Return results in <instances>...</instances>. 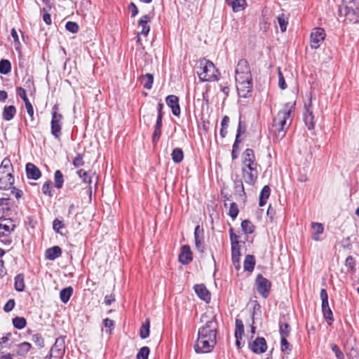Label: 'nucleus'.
<instances>
[{
	"label": "nucleus",
	"mask_w": 359,
	"mask_h": 359,
	"mask_svg": "<svg viewBox=\"0 0 359 359\" xmlns=\"http://www.w3.org/2000/svg\"><path fill=\"white\" fill-rule=\"evenodd\" d=\"M11 202L9 198H0V219L11 215Z\"/></svg>",
	"instance_id": "obj_18"
},
{
	"label": "nucleus",
	"mask_w": 359,
	"mask_h": 359,
	"mask_svg": "<svg viewBox=\"0 0 359 359\" xmlns=\"http://www.w3.org/2000/svg\"><path fill=\"white\" fill-rule=\"evenodd\" d=\"M226 3L232 8L233 12L241 11L247 6L245 0H226Z\"/></svg>",
	"instance_id": "obj_22"
},
{
	"label": "nucleus",
	"mask_w": 359,
	"mask_h": 359,
	"mask_svg": "<svg viewBox=\"0 0 359 359\" xmlns=\"http://www.w3.org/2000/svg\"><path fill=\"white\" fill-rule=\"evenodd\" d=\"M55 187L57 189H61L63 186L64 178L62 172L59 170H56L54 173Z\"/></svg>",
	"instance_id": "obj_39"
},
{
	"label": "nucleus",
	"mask_w": 359,
	"mask_h": 359,
	"mask_svg": "<svg viewBox=\"0 0 359 359\" xmlns=\"http://www.w3.org/2000/svg\"><path fill=\"white\" fill-rule=\"evenodd\" d=\"M244 332V325L243 321L240 319L236 320L235 337H242Z\"/></svg>",
	"instance_id": "obj_41"
},
{
	"label": "nucleus",
	"mask_w": 359,
	"mask_h": 359,
	"mask_svg": "<svg viewBox=\"0 0 359 359\" xmlns=\"http://www.w3.org/2000/svg\"><path fill=\"white\" fill-rule=\"evenodd\" d=\"M201 321L205 322V325L199 328L198 339L195 344V351L198 353H210L216 344L217 323L215 316L205 313L201 317Z\"/></svg>",
	"instance_id": "obj_1"
},
{
	"label": "nucleus",
	"mask_w": 359,
	"mask_h": 359,
	"mask_svg": "<svg viewBox=\"0 0 359 359\" xmlns=\"http://www.w3.org/2000/svg\"><path fill=\"white\" fill-rule=\"evenodd\" d=\"M16 108L13 105L5 106L3 109L2 118L8 121L12 120L16 114Z\"/></svg>",
	"instance_id": "obj_24"
},
{
	"label": "nucleus",
	"mask_w": 359,
	"mask_h": 359,
	"mask_svg": "<svg viewBox=\"0 0 359 359\" xmlns=\"http://www.w3.org/2000/svg\"><path fill=\"white\" fill-rule=\"evenodd\" d=\"M290 327L288 323L282 321L279 322V332L281 338H287L290 334Z\"/></svg>",
	"instance_id": "obj_34"
},
{
	"label": "nucleus",
	"mask_w": 359,
	"mask_h": 359,
	"mask_svg": "<svg viewBox=\"0 0 359 359\" xmlns=\"http://www.w3.org/2000/svg\"><path fill=\"white\" fill-rule=\"evenodd\" d=\"M57 105H54L51 112L50 133L55 139L60 140L62 135L63 116L57 112Z\"/></svg>",
	"instance_id": "obj_4"
},
{
	"label": "nucleus",
	"mask_w": 359,
	"mask_h": 359,
	"mask_svg": "<svg viewBox=\"0 0 359 359\" xmlns=\"http://www.w3.org/2000/svg\"><path fill=\"white\" fill-rule=\"evenodd\" d=\"M199 233L200 227L199 226H197L194 231L195 244L197 249L202 252L203 250V245L202 243V237L200 236Z\"/></svg>",
	"instance_id": "obj_37"
},
{
	"label": "nucleus",
	"mask_w": 359,
	"mask_h": 359,
	"mask_svg": "<svg viewBox=\"0 0 359 359\" xmlns=\"http://www.w3.org/2000/svg\"><path fill=\"white\" fill-rule=\"evenodd\" d=\"M1 170L13 171V165L11 160L6 157L3 159L0 165V172L2 173Z\"/></svg>",
	"instance_id": "obj_42"
},
{
	"label": "nucleus",
	"mask_w": 359,
	"mask_h": 359,
	"mask_svg": "<svg viewBox=\"0 0 359 359\" xmlns=\"http://www.w3.org/2000/svg\"><path fill=\"white\" fill-rule=\"evenodd\" d=\"M15 305V300L13 299H11L4 305V311L7 313L10 312L14 309Z\"/></svg>",
	"instance_id": "obj_59"
},
{
	"label": "nucleus",
	"mask_w": 359,
	"mask_h": 359,
	"mask_svg": "<svg viewBox=\"0 0 359 359\" xmlns=\"http://www.w3.org/2000/svg\"><path fill=\"white\" fill-rule=\"evenodd\" d=\"M257 169L242 168V176L244 182L250 185L255 184L257 179Z\"/></svg>",
	"instance_id": "obj_13"
},
{
	"label": "nucleus",
	"mask_w": 359,
	"mask_h": 359,
	"mask_svg": "<svg viewBox=\"0 0 359 359\" xmlns=\"http://www.w3.org/2000/svg\"><path fill=\"white\" fill-rule=\"evenodd\" d=\"M26 174L28 179H32L34 180H37L41 175L40 170L32 163H27Z\"/></svg>",
	"instance_id": "obj_15"
},
{
	"label": "nucleus",
	"mask_w": 359,
	"mask_h": 359,
	"mask_svg": "<svg viewBox=\"0 0 359 359\" xmlns=\"http://www.w3.org/2000/svg\"><path fill=\"white\" fill-rule=\"evenodd\" d=\"M280 348L282 351H287L291 350V346L287 341V338L282 337L280 340Z\"/></svg>",
	"instance_id": "obj_58"
},
{
	"label": "nucleus",
	"mask_w": 359,
	"mask_h": 359,
	"mask_svg": "<svg viewBox=\"0 0 359 359\" xmlns=\"http://www.w3.org/2000/svg\"><path fill=\"white\" fill-rule=\"evenodd\" d=\"M141 84L147 89H151L154 82V76L151 74H146L140 78Z\"/></svg>",
	"instance_id": "obj_29"
},
{
	"label": "nucleus",
	"mask_w": 359,
	"mask_h": 359,
	"mask_svg": "<svg viewBox=\"0 0 359 359\" xmlns=\"http://www.w3.org/2000/svg\"><path fill=\"white\" fill-rule=\"evenodd\" d=\"M30 117V121L32 122V127H35L36 126V123L34 121V108L32 104H29L25 107Z\"/></svg>",
	"instance_id": "obj_57"
},
{
	"label": "nucleus",
	"mask_w": 359,
	"mask_h": 359,
	"mask_svg": "<svg viewBox=\"0 0 359 359\" xmlns=\"http://www.w3.org/2000/svg\"><path fill=\"white\" fill-rule=\"evenodd\" d=\"M245 126L244 125H243L242 121L240 120L239 123H238L237 133H236L237 139H239V137L241 136V135L242 133H245Z\"/></svg>",
	"instance_id": "obj_63"
},
{
	"label": "nucleus",
	"mask_w": 359,
	"mask_h": 359,
	"mask_svg": "<svg viewBox=\"0 0 359 359\" xmlns=\"http://www.w3.org/2000/svg\"><path fill=\"white\" fill-rule=\"evenodd\" d=\"M165 102L167 105L171 109L172 114L179 116L181 113L179 98L176 95H170L166 97Z\"/></svg>",
	"instance_id": "obj_12"
},
{
	"label": "nucleus",
	"mask_w": 359,
	"mask_h": 359,
	"mask_svg": "<svg viewBox=\"0 0 359 359\" xmlns=\"http://www.w3.org/2000/svg\"><path fill=\"white\" fill-rule=\"evenodd\" d=\"M42 193L44 195L48 196L50 197L53 196L52 193V182L50 180L46 181L42 186L41 188Z\"/></svg>",
	"instance_id": "obj_44"
},
{
	"label": "nucleus",
	"mask_w": 359,
	"mask_h": 359,
	"mask_svg": "<svg viewBox=\"0 0 359 359\" xmlns=\"http://www.w3.org/2000/svg\"><path fill=\"white\" fill-rule=\"evenodd\" d=\"M150 20L151 18L148 15H144L141 18V19L138 21V25L140 27H142V30L138 34V35L142 34L147 36L149 34L150 31V27L147 24Z\"/></svg>",
	"instance_id": "obj_23"
},
{
	"label": "nucleus",
	"mask_w": 359,
	"mask_h": 359,
	"mask_svg": "<svg viewBox=\"0 0 359 359\" xmlns=\"http://www.w3.org/2000/svg\"><path fill=\"white\" fill-rule=\"evenodd\" d=\"M238 214V208L236 203L233 202L230 205L229 215L234 219Z\"/></svg>",
	"instance_id": "obj_53"
},
{
	"label": "nucleus",
	"mask_w": 359,
	"mask_h": 359,
	"mask_svg": "<svg viewBox=\"0 0 359 359\" xmlns=\"http://www.w3.org/2000/svg\"><path fill=\"white\" fill-rule=\"evenodd\" d=\"M32 344L29 342L24 341L18 345V350L16 354L19 356H25L30 351Z\"/></svg>",
	"instance_id": "obj_27"
},
{
	"label": "nucleus",
	"mask_w": 359,
	"mask_h": 359,
	"mask_svg": "<svg viewBox=\"0 0 359 359\" xmlns=\"http://www.w3.org/2000/svg\"><path fill=\"white\" fill-rule=\"evenodd\" d=\"M331 349L334 353L335 356L337 359H344V353L341 351L339 346L337 344H332Z\"/></svg>",
	"instance_id": "obj_56"
},
{
	"label": "nucleus",
	"mask_w": 359,
	"mask_h": 359,
	"mask_svg": "<svg viewBox=\"0 0 359 359\" xmlns=\"http://www.w3.org/2000/svg\"><path fill=\"white\" fill-rule=\"evenodd\" d=\"M103 323L105 327L109 328V331H107L109 334L111 332V330L114 327V322L109 319V318H105L103 320Z\"/></svg>",
	"instance_id": "obj_61"
},
{
	"label": "nucleus",
	"mask_w": 359,
	"mask_h": 359,
	"mask_svg": "<svg viewBox=\"0 0 359 359\" xmlns=\"http://www.w3.org/2000/svg\"><path fill=\"white\" fill-rule=\"evenodd\" d=\"M77 175L82 180V182L88 185V192H89L90 196H91L92 193V177H90L88 172L83 169H79L76 171Z\"/></svg>",
	"instance_id": "obj_21"
},
{
	"label": "nucleus",
	"mask_w": 359,
	"mask_h": 359,
	"mask_svg": "<svg viewBox=\"0 0 359 359\" xmlns=\"http://www.w3.org/2000/svg\"><path fill=\"white\" fill-rule=\"evenodd\" d=\"M192 259V252L190 247L187 245H183L179 255V261L183 264H187Z\"/></svg>",
	"instance_id": "obj_14"
},
{
	"label": "nucleus",
	"mask_w": 359,
	"mask_h": 359,
	"mask_svg": "<svg viewBox=\"0 0 359 359\" xmlns=\"http://www.w3.org/2000/svg\"><path fill=\"white\" fill-rule=\"evenodd\" d=\"M290 111L288 106L285 105L284 109L279 111L273 118L270 132L277 140H280L285 137L287 128L291 123Z\"/></svg>",
	"instance_id": "obj_2"
},
{
	"label": "nucleus",
	"mask_w": 359,
	"mask_h": 359,
	"mask_svg": "<svg viewBox=\"0 0 359 359\" xmlns=\"http://www.w3.org/2000/svg\"><path fill=\"white\" fill-rule=\"evenodd\" d=\"M323 316L327 320V323L329 325L332 324V322L333 321V317H332V312L331 309L329 307H326L324 309H322Z\"/></svg>",
	"instance_id": "obj_49"
},
{
	"label": "nucleus",
	"mask_w": 359,
	"mask_h": 359,
	"mask_svg": "<svg viewBox=\"0 0 359 359\" xmlns=\"http://www.w3.org/2000/svg\"><path fill=\"white\" fill-rule=\"evenodd\" d=\"M346 16L350 21L358 22L359 20V10L355 11L349 7H346Z\"/></svg>",
	"instance_id": "obj_32"
},
{
	"label": "nucleus",
	"mask_w": 359,
	"mask_h": 359,
	"mask_svg": "<svg viewBox=\"0 0 359 359\" xmlns=\"http://www.w3.org/2000/svg\"><path fill=\"white\" fill-rule=\"evenodd\" d=\"M65 353V338L60 337L55 339L54 344L52 346L49 353L46 358L48 359H62Z\"/></svg>",
	"instance_id": "obj_5"
},
{
	"label": "nucleus",
	"mask_w": 359,
	"mask_h": 359,
	"mask_svg": "<svg viewBox=\"0 0 359 359\" xmlns=\"http://www.w3.org/2000/svg\"><path fill=\"white\" fill-rule=\"evenodd\" d=\"M11 71V64L8 60L2 59L0 60V73L4 75L8 74Z\"/></svg>",
	"instance_id": "obj_35"
},
{
	"label": "nucleus",
	"mask_w": 359,
	"mask_h": 359,
	"mask_svg": "<svg viewBox=\"0 0 359 359\" xmlns=\"http://www.w3.org/2000/svg\"><path fill=\"white\" fill-rule=\"evenodd\" d=\"M84 154H77L76 157L72 161V165L74 168H79L83 166L85 163L84 160Z\"/></svg>",
	"instance_id": "obj_46"
},
{
	"label": "nucleus",
	"mask_w": 359,
	"mask_h": 359,
	"mask_svg": "<svg viewBox=\"0 0 359 359\" xmlns=\"http://www.w3.org/2000/svg\"><path fill=\"white\" fill-rule=\"evenodd\" d=\"M65 28L67 31L73 34H75L79 31V25L75 22H67L65 25Z\"/></svg>",
	"instance_id": "obj_50"
},
{
	"label": "nucleus",
	"mask_w": 359,
	"mask_h": 359,
	"mask_svg": "<svg viewBox=\"0 0 359 359\" xmlns=\"http://www.w3.org/2000/svg\"><path fill=\"white\" fill-rule=\"evenodd\" d=\"M72 294L73 288L72 287H67L62 289L60 292V298L61 302L64 304L67 303Z\"/></svg>",
	"instance_id": "obj_30"
},
{
	"label": "nucleus",
	"mask_w": 359,
	"mask_h": 359,
	"mask_svg": "<svg viewBox=\"0 0 359 359\" xmlns=\"http://www.w3.org/2000/svg\"><path fill=\"white\" fill-rule=\"evenodd\" d=\"M258 164L256 160L254 161H242V168L257 169Z\"/></svg>",
	"instance_id": "obj_52"
},
{
	"label": "nucleus",
	"mask_w": 359,
	"mask_h": 359,
	"mask_svg": "<svg viewBox=\"0 0 359 359\" xmlns=\"http://www.w3.org/2000/svg\"><path fill=\"white\" fill-rule=\"evenodd\" d=\"M62 255V249L60 247L55 245L49 248L45 251V257L48 260H55Z\"/></svg>",
	"instance_id": "obj_20"
},
{
	"label": "nucleus",
	"mask_w": 359,
	"mask_h": 359,
	"mask_svg": "<svg viewBox=\"0 0 359 359\" xmlns=\"http://www.w3.org/2000/svg\"><path fill=\"white\" fill-rule=\"evenodd\" d=\"M13 325L15 328L22 330L26 327L27 320L23 317H15L13 318Z\"/></svg>",
	"instance_id": "obj_38"
},
{
	"label": "nucleus",
	"mask_w": 359,
	"mask_h": 359,
	"mask_svg": "<svg viewBox=\"0 0 359 359\" xmlns=\"http://www.w3.org/2000/svg\"><path fill=\"white\" fill-rule=\"evenodd\" d=\"M241 228L245 233H252L255 230L253 224L248 219L242 222Z\"/></svg>",
	"instance_id": "obj_40"
},
{
	"label": "nucleus",
	"mask_w": 359,
	"mask_h": 359,
	"mask_svg": "<svg viewBox=\"0 0 359 359\" xmlns=\"http://www.w3.org/2000/svg\"><path fill=\"white\" fill-rule=\"evenodd\" d=\"M25 276L23 273H18L14 278V288L18 292H22L25 290Z\"/></svg>",
	"instance_id": "obj_26"
},
{
	"label": "nucleus",
	"mask_w": 359,
	"mask_h": 359,
	"mask_svg": "<svg viewBox=\"0 0 359 359\" xmlns=\"http://www.w3.org/2000/svg\"><path fill=\"white\" fill-rule=\"evenodd\" d=\"M184 158V154L181 149L176 148L172 151V158L175 163H180Z\"/></svg>",
	"instance_id": "obj_43"
},
{
	"label": "nucleus",
	"mask_w": 359,
	"mask_h": 359,
	"mask_svg": "<svg viewBox=\"0 0 359 359\" xmlns=\"http://www.w3.org/2000/svg\"><path fill=\"white\" fill-rule=\"evenodd\" d=\"M325 30L320 27L315 28L311 34V47L313 49H317L325 38Z\"/></svg>",
	"instance_id": "obj_8"
},
{
	"label": "nucleus",
	"mask_w": 359,
	"mask_h": 359,
	"mask_svg": "<svg viewBox=\"0 0 359 359\" xmlns=\"http://www.w3.org/2000/svg\"><path fill=\"white\" fill-rule=\"evenodd\" d=\"M249 348L255 353H264L267 349L265 339L263 337L256 338L252 342L249 343Z\"/></svg>",
	"instance_id": "obj_11"
},
{
	"label": "nucleus",
	"mask_w": 359,
	"mask_h": 359,
	"mask_svg": "<svg viewBox=\"0 0 359 359\" xmlns=\"http://www.w3.org/2000/svg\"><path fill=\"white\" fill-rule=\"evenodd\" d=\"M149 352L150 350L148 346L142 347L137 354V359H148Z\"/></svg>",
	"instance_id": "obj_47"
},
{
	"label": "nucleus",
	"mask_w": 359,
	"mask_h": 359,
	"mask_svg": "<svg viewBox=\"0 0 359 359\" xmlns=\"http://www.w3.org/2000/svg\"><path fill=\"white\" fill-rule=\"evenodd\" d=\"M271 194V189L270 187L267 185L264 186L263 189H262L260 194H259V206H264L266 205L267 199L269 198Z\"/></svg>",
	"instance_id": "obj_28"
},
{
	"label": "nucleus",
	"mask_w": 359,
	"mask_h": 359,
	"mask_svg": "<svg viewBox=\"0 0 359 359\" xmlns=\"http://www.w3.org/2000/svg\"><path fill=\"white\" fill-rule=\"evenodd\" d=\"M6 223L0 224V238L6 237V235L11 234L15 229V224L11 219H4Z\"/></svg>",
	"instance_id": "obj_19"
},
{
	"label": "nucleus",
	"mask_w": 359,
	"mask_h": 359,
	"mask_svg": "<svg viewBox=\"0 0 359 359\" xmlns=\"http://www.w3.org/2000/svg\"><path fill=\"white\" fill-rule=\"evenodd\" d=\"M149 320L146 319L145 321L142 323L140 330V337L142 339H146L149 335Z\"/></svg>",
	"instance_id": "obj_36"
},
{
	"label": "nucleus",
	"mask_w": 359,
	"mask_h": 359,
	"mask_svg": "<svg viewBox=\"0 0 359 359\" xmlns=\"http://www.w3.org/2000/svg\"><path fill=\"white\" fill-rule=\"evenodd\" d=\"M236 88L238 94L241 97H247L249 96L252 91V81H237Z\"/></svg>",
	"instance_id": "obj_10"
},
{
	"label": "nucleus",
	"mask_w": 359,
	"mask_h": 359,
	"mask_svg": "<svg viewBox=\"0 0 359 359\" xmlns=\"http://www.w3.org/2000/svg\"><path fill=\"white\" fill-rule=\"evenodd\" d=\"M311 228L313 230L312 238L316 241H320V234H322L324 231L323 225L321 223L313 222L311 224Z\"/></svg>",
	"instance_id": "obj_25"
},
{
	"label": "nucleus",
	"mask_w": 359,
	"mask_h": 359,
	"mask_svg": "<svg viewBox=\"0 0 359 359\" xmlns=\"http://www.w3.org/2000/svg\"><path fill=\"white\" fill-rule=\"evenodd\" d=\"M128 8V11L131 13L132 18L135 17L138 14V12H139L138 8H137V6L133 2L130 3Z\"/></svg>",
	"instance_id": "obj_60"
},
{
	"label": "nucleus",
	"mask_w": 359,
	"mask_h": 359,
	"mask_svg": "<svg viewBox=\"0 0 359 359\" xmlns=\"http://www.w3.org/2000/svg\"><path fill=\"white\" fill-rule=\"evenodd\" d=\"M241 252H240V246H231V257L232 262L236 268H238L239 266V260H240Z\"/></svg>",
	"instance_id": "obj_31"
},
{
	"label": "nucleus",
	"mask_w": 359,
	"mask_h": 359,
	"mask_svg": "<svg viewBox=\"0 0 359 359\" xmlns=\"http://www.w3.org/2000/svg\"><path fill=\"white\" fill-rule=\"evenodd\" d=\"M311 102L306 107V111L304 114V121L309 130H313L315 127L314 116L311 109Z\"/></svg>",
	"instance_id": "obj_16"
},
{
	"label": "nucleus",
	"mask_w": 359,
	"mask_h": 359,
	"mask_svg": "<svg viewBox=\"0 0 359 359\" xmlns=\"http://www.w3.org/2000/svg\"><path fill=\"white\" fill-rule=\"evenodd\" d=\"M278 86L281 90H285L287 88V84L283 76V73L280 71V68H278Z\"/></svg>",
	"instance_id": "obj_54"
},
{
	"label": "nucleus",
	"mask_w": 359,
	"mask_h": 359,
	"mask_svg": "<svg viewBox=\"0 0 359 359\" xmlns=\"http://www.w3.org/2000/svg\"><path fill=\"white\" fill-rule=\"evenodd\" d=\"M255 159V156L254 151L251 149H246L243 155H242V161H254Z\"/></svg>",
	"instance_id": "obj_48"
},
{
	"label": "nucleus",
	"mask_w": 359,
	"mask_h": 359,
	"mask_svg": "<svg viewBox=\"0 0 359 359\" xmlns=\"http://www.w3.org/2000/svg\"><path fill=\"white\" fill-rule=\"evenodd\" d=\"M256 290L258 293L264 299L270 294L271 287V282L262 274H258L255 280Z\"/></svg>",
	"instance_id": "obj_7"
},
{
	"label": "nucleus",
	"mask_w": 359,
	"mask_h": 359,
	"mask_svg": "<svg viewBox=\"0 0 359 359\" xmlns=\"http://www.w3.org/2000/svg\"><path fill=\"white\" fill-rule=\"evenodd\" d=\"M64 228V224L62 220L58 219H55L53 222V230L58 233H60V229Z\"/></svg>",
	"instance_id": "obj_55"
},
{
	"label": "nucleus",
	"mask_w": 359,
	"mask_h": 359,
	"mask_svg": "<svg viewBox=\"0 0 359 359\" xmlns=\"http://www.w3.org/2000/svg\"><path fill=\"white\" fill-rule=\"evenodd\" d=\"M194 290L198 297L205 301V302H209L210 300V293L206 288V287L203 284L196 285L194 286Z\"/></svg>",
	"instance_id": "obj_17"
},
{
	"label": "nucleus",
	"mask_w": 359,
	"mask_h": 359,
	"mask_svg": "<svg viewBox=\"0 0 359 359\" xmlns=\"http://www.w3.org/2000/svg\"><path fill=\"white\" fill-rule=\"evenodd\" d=\"M230 239H231V246H236V245H239L238 236L233 232L232 229H230Z\"/></svg>",
	"instance_id": "obj_62"
},
{
	"label": "nucleus",
	"mask_w": 359,
	"mask_h": 359,
	"mask_svg": "<svg viewBox=\"0 0 359 359\" xmlns=\"http://www.w3.org/2000/svg\"><path fill=\"white\" fill-rule=\"evenodd\" d=\"M252 81V75L248 62L245 60L238 61L236 69V81Z\"/></svg>",
	"instance_id": "obj_6"
},
{
	"label": "nucleus",
	"mask_w": 359,
	"mask_h": 359,
	"mask_svg": "<svg viewBox=\"0 0 359 359\" xmlns=\"http://www.w3.org/2000/svg\"><path fill=\"white\" fill-rule=\"evenodd\" d=\"M255 265V260L253 255H248L245 257L243 267L245 271H252Z\"/></svg>",
	"instance_id": "obj_33"
},
{
	"label": "nucleus",
	"mask_w": 359,
	"mask_h": 359,
	"mask_svg": "<svg viewBox=\"0 0 359 359\" xmlns=\"http://www.w3.org/2000/svg\"><path fill=\"white\" fill-rule=\"evenodd\" d=\"M0 172V189L6 190L11 188L14 183V177L13 171L1 170Z\"/></svg>",
	"instance_id": "obj_9"
},
{
	"label": "nucleus",
	"mask_w": 359,
	"mask_h": 359,
	"mask_svg": "<svg viewBox=\"0 0 359 359\" xmlns=\"http://www.w3.org/2000/svg\"><path fill=\"white\" fill-rule=\"evenodd\" d=\"M32 340L34 343H35L39 348H43L44 346V339L40 334H34Z\"/></svg>",
	"instance_id": "obj_51"
},
{
	"label": "nucleus",
	"mask_w": 359,
	"mask_h": 359,
	"mask_svg": "<svg viewBox=\"0 0 359 359\" xmlns=\"http://www.w3.org/2000/svg\"><path fill=\"white\" fill-rule=\"evenodd\" d=\"M197 74L202 81L218 80V71L214 64L205 58L199 60Z\"/></svg>",
	"instance_id": "obj_3"
},
{
	"label": "nucleus",
	"mask_w": 359,
	"mask_h": 359,
	"mask_svg": "<svg viewBox=\"0 0 359 359\" xmlns=\"http://www.w3.org/2000/svg\"><path fill=\"white\" fill-rule=\"evenodd\" d=\"M277 20L281 32H285L287 25V18L285 15V14L282 13L277 18Z\"/></svg>",
	"instance_id": "obj_45"
},
{
	"label": "nucleus",
	"mask_w": 359,
	"mask_h": 359,
	"mask_svg": "<svg viewBox=\"0 0 359 359\" xmlns=\"http://www.w3.org/2000/svg\"><path fill=\"white\" fill-rule=\"evenodd\" d=\"M345 264L347 267L353 269L355 266V260L351 256H348L345 261Z\"/></svg>",
	"instance_id": "obj_64"
}]
</instances>
